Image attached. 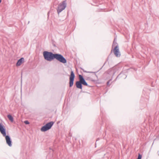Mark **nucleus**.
Listing matches in <instances>:
<instances>
[{
    "mask_svg": "<svg viewBox=\"0 0 159 159\" xmlns=\"http://www.w3.org/2000/svg\"><path fill=\"white\" fill-rule=\"evenodd\" d=\"M75 77V76L73 72L71 71L70 77V87L73 85Z\"/></svg>",
    "mask_w": 159,
    "mask_h": 159,
    "instance_id": "423d86ee",
    "label": "nucleus"
},
{
    "mask_svg": "<svg viewBox=\"0 0 159 159\" xmlns=\"http://www.w3.org/2000/svg\"><path fill=\"white\" fill-rule=\"evenodd\" d=\"M76 85L77 88L81 89H82V85L80 81L76 82Z\"/></svg>",
    "mask_w": 159,
    "mask_h": 159,
    "instance_id": "1a4fd4ad",
    "label": "nucleus"
},
{
    "mask_svg": "<svg viewBox=\"0 0 159 159\" xmlns=\"http://www.w3.org/2000/svg\"><path fill=\"white\" fill-rule=\"evenodd\" d=\"M67 3L66 0L63 1L61 3L59 4L57 9V11L58 14L64 10L66 7Z\"/></svg>",
    "mask_w": 159,
    "mask_h": 159,
    "instance_id": "7ed1b4c3",
    "label": "nucleus"
},
{
    "mask_svg": "<svg viewBox=\"0 0 159 159\" xmlns=\"http://www.w3.org/2000/svg\"><path fill=\"white\" fill-rule=\"evenodd\" d=\"M24 122L25 124H30L29 122L27 120L25 121Z\"/></svg>",
    "mask_w": 159,
    "mask_h": 159,
    "instance_id": "9b49d317",
    "label": "nucleus"
},
{
    "mask_svg": "<svg viewBox=\"0 0 159 159\" xmlns=\"http://www.w3.org/2000/svg\"><path fill=\"white\" fill-rule=\"evenodd\" d=\"M113 46H115L114 49V53L117 57H119L120 55V53L119 51L118 46L117 43L114 41L113 44Z\"/></svg>",
    "mask_w": 159,
    "mask_h": 159,
    "instance_id": "20e7f679",
    "label": "nucleus"
},
{
    "mask_svg": "<svg viewBox=\"0 0 159 159\" xmlns=\"http://www.w3.org/2000/svg\"><path fill=\"white\" fill-rule=\"evenodd\" d=\"M116 39H117L116 37H115L114 40H116Z\"/></svg>",
    "mask_w": 159,
    "mask_h": 159,
    "instance_id": "ddd939ff",
    "label": "nucleus"
},
{
    "mask_svg": "<svg viewBox=\"0 0 159 159\" xmlns=\"http://www.w3.org/2000/svg\"><path fill=\"white\" fill-rule=\"evenodd\" d=\"M1 2H2V0H0V3Z\"/></svg>",
    "mask_w": 159,
    "mask_h": 159,
    "instance_id": "4468645a",
    "label": "nucleus"
},
{
    "mask_svg": "<svg viewBox=\"0 0 159 159\" xmlns=\"http://www.w3.org/2000/svg\"><path fill=\"white\" fill-rule=\"evenodd\" d=\"M0 132L4 137H5L7 144L9 146H12V142L10 137L6 135V130L4 126L0 123Z\"/></svg>",
    "mask_w": 159,
    "mask_h": 159,
    "instance_id": "f03ea898",
    "label": "nucleus"
},
{
    "mask_svg": "<svg viewBox=\"0 0 159 159\" xmlns=\"http://www.w3.org/2000/svg\"><path fill=\"white\" fill-rule=\"evenodd\" d=\"M142 158V156L140 154H139L138 157L137 159H141Z\"/></svg>",
    "mask_w": 159,
    "mask_h": 159,
    "instance_id": "f8f14e48",
    "label": "nucleus"
},
{
    "mask_svg": "<svg viewBox=\"0 0 159 159\" xmlns=\"http://www.w3.org/2000/svg\"><path fill=\"white\" fill-rule=\"evenodd\" d=\"M43 56L44 59L48 61H51L54 59H56L62 63H66V62L65 58L60 54H53L51 52L44 51L43 52Z\"/></svg>",
    "mask_w": 159,
    "mask_h": 159,
    "instance_id": "f257e3e1",
    "label": "nucleus"
},
{
    "mask_svg": "<svg viewBox=\"0 0 159 159\" xmlns=\"http://www.w3.org/2000/svg\"><path fill=\"white\" fill-rule=\"evenodd\" d=\"M7 117L11 122H12L13 121V118L12 116L10 115H8Z\"/></svg>",
    "mask_w": 159,
    "mask_h": 159,
    "instance_id": "9d476101",
    "label": "nucleus"
},
{
    "mask_svg": "<svg viewBox=\"0 0 159 159\" xmlns=\"http://www.w3.org/2000/svg\"><path fill=\"white\" fill-rule=\"evenodd\" d=\"M53 124V122H51L47 124L41 128V130L42 131L44 132L48 130L51 128Z\"/></svg>",
    "mask_w": 159,
    "mask_h": 159,
    "instance_id": "39448f33",
    "label": "nucleus"
},
{
    "mask_svg": "<svg viewBox=\"0 0 159 159\" xmlns=\"http://www.w3.org/2000/svg\"><path fill=\"white\" fill-rule=\"evenodd\" d=\"M24 59L23 58H21L17 61L16 64V66H20L23 62H24Z\"/></svg>",
    "mask_w": 159,
    "mask_h": 159,
    "instance_id": "6e6552de",
    "label": "nucleus"
},
{
    "mask_svg": "<svg viewBox=\"0 0 159 159\" xmlns=\"http://www.w3.org/2000/svg\"><path fill=\"white\" fill-rule=\"evenodd\" d=\"M79 78L80 81L81 83V84H83V85H84L88 86V84L86 82L83 78V76L81 75H79Z\"/></svg>",
    "mask_w": 159,
    "mask_h": 159,
    "instance_id": "0eeeda50",
    "label": "nucleus"
}]
</instances>
